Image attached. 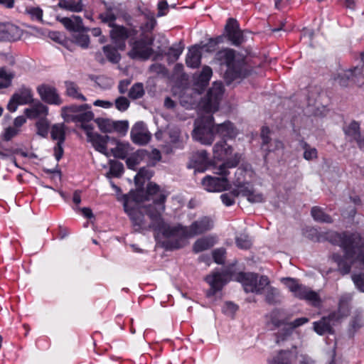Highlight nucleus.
I'll return each instance as SVG.
<instances>
[{"mask_svg":"<svg viewBox=\"0 0 364 364\" xmlns=\"http://www.w3.org/2000/svg\"><path fill=\"white\" fill-rule=\"evenodd\" d=\"M326 239L331 243L341 247L344 255L335 253L333 261L338 266V271L346 275L350 272L352 266L359 263L364 268V240L357 232L330 231L326 233Z\"/></svg>","mask_w":364,"mask_h":364,"instance_id":"obj_1","label":"nucleus"},{"mask_svg":"<svg viewBox=\"0 0 364 364\" xmlns=\"http://www.w3.org/2000/svg\"><path fill=\"white\" fill-rule=\"evenodd\" d=\"M223 94V83L215 82L209 89L207 95L200 103V107L206 113V115L202 116L196 120L193 138L202 144L210 145L214 141V119L210 113L218 110Z\"/></svg>","mask_w":364,"mask_h":364,"instance_id":"obj_2","label":"nucleus"},{"mask_svg":"<svg viewBox=\"0 0 364 364\" xmlns=\"http://www.w3.org/2000/svg\"><path fill=\"white\" fill-rule=\"evenodd\" d=\"M124 208L129 216L134 231L142 232L153 230L161 232L168 238L170 225L164 223L161 215L154 210L152 206L130 208L126 201Z\"/></svg>","mask_w":364,"mask_h":364,"instance_id":"obj_3","label":"nucleus"},{"mask_svg":"<svg viewBox=\"0 0 364 364\" xmlns=\"http://www.w3.org/2000/svg\"><path fill=\"white\" fill-rule=\"evenodd\" d=\"M215 58L220 65L227 68L224 74L227 84L245 77L249 74L245 58L233 49H222L216 53Z\"/></svg>","mask_w":364,"mask_h":364,"instance_id":"obj_4","label":"nucleus"},{"mask_svg":"<svg viewBox=\"0 0 364 364\" xmlns=\"http://www.w3.org/2000/svg\"><path fill=\"white\" fill-rule=\"evenodd\" d=\"M213 228V220L209 217L204 216L194 221L188 227L183 226L181 225L169 226L168 238H178L179 240H177L173 245V248L178 249L183 247V245L181 244L183 240L201 235L210 230Z\"/></svg>","mask_w":364,"mask_h":364,"instance_id":"obj_5","label":"nucleus"},{"mask_svg":"<svg viewBox=\"0 0 364 364\" xmlns=\"http://www.w3.org/2000/svg\"><path fill=\"white\" fill-rule=\"evenodd\" d=\"M232 151V146L228 145L225 140L220 141L214 145V158L218 160H226L225 163L217 168L216 173L221 176H228L229 174L228 169L235 167L238 164L240 156L236 154L231 158Z\"/></svg>","mask_w":364,"mask_h":364,"instance_id":"obj_6","label":"nucleus"},{"mask_svg":"<svg viewBox=\"0 0 364 364\" xmlns=\"http://www.w3.org/2000/svg\"><path fill=\"white\" fill-rule=\"evenodd\" d=\"M282 281L295 297L306 301L309 305L316 308H319L322 305L319 294L311 288L299 284L297 279L284 278Z\"/></svg>","mask_w":364,"mask_h":364,"instance_id":"obj_7","label":"nucleus"},{"mask_svg":"<svg viewBox=\"0 0 364 364\" xmlns=\"http://www.w3.org/2000/svg\"><path fill=\"white\" fill-rule=\"evenodd\" d=\"M153 37L144 33L139 39H132L129 42L131 50L128 53L129 56L132 59L147 60L153 53Z\"/></svg>","mask_w":364,"mask_h":364,"instance_id":"obj_8","label":"nucleus"},{"mask_svg":"<svg viewBox=\"0 0 364 364\" xmlns=\"http://www.w3.org/2000/svg\"><path fill=\"white\" fill-rule=\"evenodd\" d=\"M237 280L242 283L246 292L262 294L265 287L269 285V281L267 277H259L253 273H240Z\"/></svg>","mask_w":364,"mask_h":364,"instance_id":"obj_9","label":"nucleus"},{"mask_svg":"<svg viewBox=\"0 0 364 364\" xmlns=\"http://www.w3.org/2000/svg\"><path fill=\"white\" fill-rule=\"evenodd\" d=\"M168 194L165 191L161 190L160 187L154 183H149L146 186V196L147 200H152L153 204H149L148 206H152L154 210L159 212V214L165 210L164 203L167 198Z\"/></svg>","mask_w":364,"mask_h":364,"instance_id":"obj_10","label":"nucleus"},{"mask_svg":"<svg viewBox=\"0 0 364 364\" xmlns=\"http://www.w3.org/2000/svg\"><path fill=\"white\" fill-rule=\"evenodd\" d=\"M299 356L296 346L289 349H280L274 351L267 359L268 364H295Z\"/></svg>","mask_w":364,"mask_h":364,"instance_id":"obj_11","label":"nucleus"},{"mask_svg":"<svg viewBox=\"0 0 364 364\" xmlns=\"http://www.w3.org/2000/svg\"><path fill=\"white\" fill-rule=\"evenodd\" d=\"M110 31V36L117 48L124 50L126 48V40L136 34L135 29H129L122 26L115 25L112 27Z\"/></svg>","mask_w":364,"mask_h":364,"instance_id":"obj_12","label":"nucleus"},{"mask_svg":"<svg viewBox=\"0 0 364 364\" xmlns=\"http://www.w3.org/2000/svg\"><path fill=\"white\" fill-rule=\"evenodd\" d=\"M92 125L84 126V130L86 133L87 140L94 148L99 152L107 155V144L109 139L108 136H102L98 133L93 132Z\"/></svg>","mask_w":364,"mask_h":364,"instance_id":"obj_13","label":"nucleus"},{"mask_svg":"<svg viewBox=\"0 0 364 364\" xmlns=\"http://www.w3.org/2000/svg\"><path fill=\"white\" fill-rule=\"evenodd\" d=\"M130 134L132 141L139 145L146 144L151 137L146 124L142 122H138L132 127Z\"/></svg>","mask_w":364,"mask_h":364,"instance_id":"obj_14","label":"nucleus"},{"mask_svg":"<svg viewBox=\"0 0 364 364\" xmlns=\"http://www.w3.org/2000/svg\"><path fill=\"white\" fill-rule=\"evenodd\" d=\"M37 92L41 100L46 103L55 105L62 104V100L57 89L52 85L42 84L37 87Z\"/></svg>","mask_w":364,"mask_h":364,"instance_id":"obj_15","label":"nucleus"},{"mask_svg":"<svg viewBox=\"0 0 364 364\" xmlns=\"http://www.w3.org/2000/svg\"><path fill=\"white\" fill-rule=\"evenodd\" d=\"M225 31L228 40L235 46H240L244 41L242 32L240 28L236 19L230 18L228 19Z\"/></svg>","mask_w":364,"mask_h":364,"instance_id":"obj_16","label":"nucleus"},{"mask_svg":"<svg viewBox=\"0 0 364 364\" xmlns=\"http://www.w3.org/2000/svg\"><path fill=\"white\" fill-rule=\"evenodd\" d=\"M225 176H222L221 178H219L207 176L203 179L202 185L206 191L210 192L223 191L229 186L228 181Z\"/></svg>","mask_w":364,"mask_h":364,"instance_id":"obj_17","label":"nucleus"},{"mask_svg":"<svg viewBox=\"0 0 364 364\" xmlns=\"http://www.w3.org/2000/svg\"><path fill=\"white\" fill-rule=\"evenodd\" d=\"M205 281L210 286V289L206 293L208 297L214 296L225 284V276L220 272H213L206 276Z\"/></svg>","mask_w":364,"mask_h":364,"instance_id":"obj_18","label":"nucleus"},{"mask_svg":"<svg viewBox=\"0 0 364 364\" xmlns=\"http://www.w3.org/2000/svg\"><path fill=\"white\" fill-rule=\"evenodd\" d=\"M215 134H218L223 140L232 139L237 134V129L230 121L214 126Z\"/></svg>","mask_w":364,"mask_h":364,"instance_id":"obj_19","label":"nucleus"},{"mask_svg":"<svg viewBox=\"0 0 364 364\" xmlns=\"http://www.w3.org/2000/svg\"><path fill=\"white\" fill-rule=\"evenodd\" d=\"M84 109H90V106L85 104L81 105H72L70 106L63 107L61 109V115L65 121L68 122H75L80 111H83Z\"/></svg>","mask_w":364,"mask_h":364,"instance_id":"obj_20","label":"nucleus"},{"mask_svg":"<svg viewBox=\"0 0 364 364\" xmlns=\"http://www.w3.org/2000/svg\"><path fill=\"white\" fill-rule=\"evenodd\" d=\"M240 195L247 198L250 203H262L264 201L263 195L256 192L250 183H241L240 186Z\"/></svg>","mask_w":364,"mask_h":364,"instance_id":"obj_21","label":"nucleus"},{"mask_svg":"<svg viewBox=\"0 0 364 364\" xmlns=\"http://www.w3.org/2000/svg\"><path fill=\"white\" fill-rule=\"evenodd\" d=\"M57 19L69 31L76 32L84 30L82 20L80 16H73L71 18L58 17Z\"/></svg>","mask_w":364,"mask_h":364,"instance_id":"obj_22","label":"nucleus"},{"mask_svg":"<svg viewBox=\"0 0 364 364\" xmlns=\"http://www.w3.org/2000/svg\"><path fill=\"white\" fill-rule=\"evenodd\" d=\"M201 52L200 46H192L186 55V63L188 67L196 68L200 64Z\"/></svg>","mask_w":364,"mask_h":364,"instance_id":"obj_23","label":"nucleus"},{"mask_svg":"<svg viewBox=\"0 0 364 364\" xmlns=\"http://www.w3.org/2000/svg\"><path fill=\"white\" fill-rule=\"evenodd\" d=\"M48 107L40 102L34 103L31 108H26L24 110L25 115L30 119L46 116L48 114Z\"/></svg>","mask_w":364,"mask_h":364,"instance_id":"obj_24","label":"nucleus"},{"mask_svg":"<svg viewBox=\"0 0 364 364\" xmlns=\"http://www.w3.org/2000/svg\"><path fill=\"white\" fill-rule=\"evenodd\" d=\"M13 100H16L20 105H27L33 102V92L31 88L21 86L14 95Z\"/></svg>","mask_w":364,"mask_h":364,"instance_id":"obj_25","label":"nucleus"},{"mask_svg":"<svg viewBox=\"0 0 364 364\" xmlns=\"http://www.w3.org/2000/svg\"><path fill=\"white\" fill-rule=\"evenodd\" d=\"M354 79H355L354 70L350 68L339 73L335 77V81L342 87H347L355 84Z\"/></svg>","mask_w":364,"mask_h":364,"instance_id":"obj_26","label":"nucleus"},{"mask_svg":"<svg viewBox=\"0 0 364 364\" xmlns=\"http://www.w3.org/2000/svg\"><path fill=\"white\" fill-rule=\"evenodd\" d=\"M16 77V73L10 68L0 67V89H6L12 85V81Z\"/></svg>","mask_w":364,"mask_h":364,"instance_id":"obj_27","label":"nucleus"},{"mask_svg":"<svg viewBox=\"0 0 364 364\" xmlns=\"http://www.w3.org/2000/svg\"><path fill=\"white\" fill-rule=\"evenodd\" d=\"M65 94L77 100L85 102L87 100L86 97L80 92L78 85L72 81H65Z\"/></svg>","mask_w":364,"mask_h":364,"instance_id":"obj_28","label":"nucleus"},{"mask_svg":"<svg viewBox=\"0 0 364 364\" xmlns=\"http://www.w3.org/2000/svg\"><path fill=\"white\" fill-rule=\"evenodd\" d=\"M343 132L349 141H353L359 138L360 134V124L355 121H352L348 124L343 127Z\"/></svg>","mask_w":364,"mask_h":364,"instance_id":"obj_29","label":"nucleus"},{"mask_svg":"<svg viewBox=\"0 0 364 364\" xmlns=\"http://www.w3.org/2000/svg\"><path fill=\"white\" fill-rule=\"evenodd\" d=\"M313 325L314 330L319 335L333 333V332L331 323L326 316L322 317L318 321L314 322Z\"/></svg>","mask_w":364,"mask_h":364,"instance_id":"obj_30","label":"nucleus"},{"mask_svg":"<svg viewBox=\"0 0 364 364\" xmlns=\"http://www.w3.org/2000/svg\"><path fill=\"white\" fill-rule=\"evenodd\" d=\"M22 31L13 24H5L4 41H16L21 36Z\"/></svg>","mask_w":364,"mask_h":364,"instance_id":"obj_31","label":"nucleus"},{"mask_svg":"<svg viewBox=\"0 0 364 364\" xmlns=\"http://www.w3.org/2000/svg\"><path fill=\"white\" fill-rule=\"evenodd\" d=\"M147 154L148 151L144 149L136 151L133 155L128 157L126 161L128 168L133 170L136 169V166L146 159Z\"/></svg>","mask_w":364,"mask_h":364,"instance_id":"obj_32","label":"nucleus"},{"mask_svg":"<svg viewBox=\"0 0 364 364\" xmlns=\"http://www.w3.org/2000/svg\"><path fill=\"white\" fill-rule=\"evenodd\" d=\"M58 6L72 12H80L83 9L82 0L77 1L73 0H60Z\"/></svg>","mask_w":364,"mask_h":364,"instance_id":"obj_33","label":"nucleus"},{"mask_svg":"<svg viewBox=\"0 0 364 364\" xmlns=\"http://www.w3.org/2000/svg\"><path fill=\"white\" fill-rule=\"evenodd\" d=\"M214 239L213 237H204L197 240L193 245V250L198 253L207 250L214 245Z\"/></svg>","mask_w":364,"mask_h":364,"instance_id":"obj_34","label":"nucleus"},{"mask_svg":"<svg viewBox=\"0 0 364 364\" xmlns=\"http://www.w3.org/2000/svg\"><path fill=\"white\" fill-rule=\"evenodd\" d=\"M213 75L212 69L209 66H204L196 79V85L200 87L201 89L205 88Z\"/></svg>","mask_w":364,"mask_h":364,"instance_id":"obj_35","label":"nucleus"},{"mask_svg":"<svg viewBox=\"0 0 364 364\" xmlns=\"http://www.w3.org/2000/svg\"><path fill=\"white\" fill-rule=\"evenodd\" d=\"M99 18L102 23L108 24L109 27H113L116 25L114 21L117 19V15L114 9L110 6H106L105 11L99 15Z\"/></svg>","mask_w":364,"mask_h":364,"instance_id":"obj_36","label":"nucleus"},{"mask_svg":"<svg viewBox=\"0 0 364 364\" xmlns=\"http://www.w3.org/2000/svg\"><path fill=\"white\" fill-rule=\"evenodd\" d=\"M311 215L315 220L320 223H332V218L324 213L323 210L318 206H314L311 208Z\"/></svg>","mask_w":364,"mask_h":364,"instance_id":"obj_37","label":"nucleus"},{"mask_svg":"<svg viewBox=\"0 0 364 364\" xmlns=\"http://www.w3.org/2000/svg\"><path fill=\"white\" fill-rule=\"evenodd\" d=\"M235 186H237L236 189H234L233 191L228 193H223L220 196L222 202L227 206L233 205L235 203V198L240 195V182H237Z\"/></svg>","mask_w":364,"mask_h":364,"instance_id":"obj_38","label":"nucleus"},{"mask_svg":"<svg viewBox=\"0 0 364 364\" xmlns=\"http://www.w3.org/2000/svg\"><path fill=\"white\" fill-rule=\"evenodd\" d=\"M353 296L350 294H342L338 301V310L343 313L344 316H348L350 313V303Z\"/></svg>","mask_w":364,"mask_h":364,"instance_id":"obj_39","label":"nucleus"},{"mask_svg":"<svg viewBox=\"0 0 364 364\" xmlns=\"http://www.w3.org/2000/svg\"><path fill=\"white\" fill-rule=\"evenodd\" d=\"M98 128L102 132L112 133L114 130V121L107 118H97L95 119Z\"/></svg>","mask_w":364,"mask_h":364,"instance_id":"obj_40","label":"nucleus"},{"mask_svg":"<svg viewBox=\"0 0 364 364\" xmlns=\"http://www.w3.org/2000/svg\"><path fill=\"white\" fill-rule=\"evenodd\" d=\"M50 135L53 140H57L58 142H64L65 139L64 124H54L51 128Z\"/></svg>","mask_w":364,"mask_h":364,"instance_id":"obj_41","label":"nucleus"},{"mask_svg":"<svg viewBox=\"0 0 364 364\" xmlns=\"http://www.w3.org/2000/svg\"><path fill=\"white\" fill-rule=\"evenodd\" d=\"M82 31L75 32L72 36L73 41L82 48H87L90 43V38L88 35Z\"/></svg>","mask_w":364,"mask_h":364,"instance_id":"obj_42","label":"nucleus"},{"mask_svg":"<svg viewBox=\"0 0 364 364\" xmlns=\"http://www.w3.org/2000/svg\"><path fill=\"white\" fill-rule=\"evenodd\" d=\"M93 118V112L90 111V109H84L83 111H80L75 122H80L81 127L82 129H84V126L90 125V124L87 123L92 120Z\"/></svg>","mask_w":364,"mask_h":364,"instance_id":"obj_43","label":"nucleus"},{"mask_svg":"<svg viewBox=\"0 0 364 364\" xmlns=\"http://www.w3.org/2000/svg\"><path fill=\"white\" fill-rule=\"evenodd\" d=\"M265 300L269 304H276L280 302V294L279 291L272 287L266 289Z\"/></svg>","mask_w":364,"mask_h":364,"instance_id":"obj_44","label":"nucleus"},{"mask_svg":"<svg viewBox=\"0 0 364 364\" xmlns=\"http://www.w3.org/2000/svg\"><path fill=\"white\" fill-rule=\"evenodd\" d=\"M153 176V172L146 168L143 167L139 169L138 173L134 177L136 184H143L146 180H149Z\"/></svg>","mask_w":364,"mask_h":364,"instance_id":"obj_45","label":"nucleus"},{"mask_svg":"<svg viewBox=\"0 0 364 364\" xmlns=\"http://www.w3.org/2000/svg\"><path fill=\"white\" fill-rule=\"evenodd\" d=\"M111 151L115 158L124 159L129 154V146L123 143H118L117 146Z\"/></svg>","mask_w":364,"mask_h":364,"instance_id":"obj_46","label":"nucleus"},{"mask_svg":"<svg viewBox=\"0 0 364 364\" xmlns=\"http://www.w3.org/2000/svg\"><path fill=\"white\" fill-rule=\"evenodd\" d=\"M361 60L363 65L360 68L358 66L353 68L355 76L354 80L358 86L364 87V53L361 54Z\"/></svg>","mask_w":364,"mask_h":364,"instance_id":"obj_47","label":"nucleus"},{"mask_svg":"<svg viewBox=\"0 0 364 364\" xmlns=\"http://www.w3.org/2000/svg\"><path fill=\"white\" fill-rule=\"evenodd\" d=\"M237 246L242 250L250 249L252 246V240L250 237L246 234H240L235 238Z\"/></svg>","mask_w":364,"mask_h":364,"instance_id":"obj_48","label":"nucleus"},{"mask_svg":"<svg viewBox=\"0 0 364 364\" xmlns=\"http://www.w3.org/2000/svg\"><path fill=\"white\" fill-rule=\"evenodd\" d=\"M144 95V86L143 84L141 82H137L133 85L129 92V97L133 100L139 99L142 97Z\"/></svg>","mask_w":364,"mask_h":364,"instance_id":"obj_49","label":"nucleus"},{"mask_svg":"<svg viewBox=\"0 0 364 364\" xmlns=\"http://www.w3.org/2000/svg\"><path fill=\"white\" fill-rule=\"evenodd\" d=\"M191 161L196 165H203L208 161V154L205 150L198 151L193 153L191 158Z\"/></svg>","mask_w":364,"mask_h":364,"instance_id":"obj_50","label":"nucleus"},{"mask_svg":"<svg viewBox=\"0 0 364 364\" xmlns=\"http://www.w3.org/2000/svg\"><path fill=\"white\" fill-rule=\"evenodd\" d=\"M103 51L107 59L112 63H117L120 59V55L117 50L110 46L103 47Z\"/></svg>","mask_w":364,"mask_h":364,"instance_id":"obj_51","label":"nucleus"},{"mask_svg":"<svg viewBox=\"0 0 364 364\" xmlns=\"http://www.w3.org/2000/svg\"><path fill=\"white\" fill-rule=\"evenodd\" d=\"M26 13L28 14L33 20L42 21L43 10L41 8L28 6L26 9Z\"/></svg>","mask_w":364,"mask_h":364,"instance_id":"obj_52","label":"nucleus"},{"mask_svg":"<svg viewBox=\"0 0 364 364\" xmlns=\"http://www.w3.org/2000/svg\"><path fill=\"white\" fill-rule=\"evenodd\" d=\"M124 171L123 164L117 161H110L109 172L115 177H119L122 175Z\"/></svg>","mask_w":364,"mask_h":364,"instance_id":"obj_53","label":"nucleus"},{"mask_svg":"<svg viewBox=\"0 0 364 364\" xmlns=\"http://www.w3.org/2000/svg\"><path fill=\"white\" fill-rule=\"evenodd\" d=\"M351 279L357 289L360 291L364 292V272L353 274Z\"/></svg>","mask_w":364,"mask_h":364,"instance_id":"obj_54","label":"nucleus"},{"mask_svg":"<svg viewBox=\"0 0 364 364\" xmlns=\"http://www.w3.org/2000/svg\"><path fill=\"white\" fill-rule=\"evenodd\" d=\"M304 149V158L308 161L317 158V150L311 147L308 144L305 143L303 146Z\"/></svg>","mask_w":364,"mask_h":364,"instance_id":"obj_55","label":"nucleus"},{"mask_svg":"<svg viewBox=\"0 0 364 364\" xmlns=\"http://www.w3.org/2000/svg\"><path fill=\"white\" fill-rule=\"evenodd\" d=\"M270 130L267 127H263L261 130V138L262 140V147L266 150V147H267L270 142L272 141L271 138L269 137Z\"/></svg>","mask_w":364,"mask_h":364,"instance_id":"obj_56","label":"nucleus"},{"mask_svg":"<svg viewBox=\"0 0 364 364\" xmlns=\"http://www.w3.org/2000/svg\"><path fill=\"white\" fill-rule=\"evenodd\" d=\"M115 107L120 112L126 111L129 107V101L124 97H119L115 100Z\"/></svg>","mask_w":364,"mask_h":364,"instance_id":"obj_57","label":"nucleus"},{"mask_svg":"<svg viewBox=\"0 0 364 364\" xmlns=\"http://www.w3.org/2000/svg\"><path fill=\"white\" fill-rule=\"evenodd\" d=\"M226 251L223 248L216 249L213 252L214 261L218 264H223L225 262Z\"/></svg>","mask_w":364,"mask_h":364,"instance_id":"obj_58","label":"nucleus"},{"mask_svg":"<svg viewBox=\"0 0 364 364\" xmlns=\"http://www.w3.org/2000/svg\"><path fill=\"white\" fill-rule=\"evenodd\" d=\"M38 134L42 136H46L48 132L49 124L47 121L42 119L36 123Z\"/></svg>","mask_w":364,"mask_h":364,"instance_id":"obj_59","label":"nucleus"},{"mask_svg":"<svg viewBox=\"0 0 364 364\" xmlns=\"http://www.w3.org/2000/svg\"><path fill=\"white\" fill-rule=\"evenodd\" d=\"M331 323V326L339 322L342 318L347 317V316L343 315L342 312L339 310L331 312L328 316H326Z\"/></svg>","mask_w":364,"mask_h":364,"instance_id":"obj_60","label":"nucleus"},{"mask_svg":"<svg viewBox=\"0 0 364 364\" xmlns=\"http://www.w3.org/2000/svg\"><path fill=\"white\" fill-rule=\"evenodd\" d=\"M146 16L147 18V21L144 26H141V28L144 31V32L151 31L154 28L156 21L153 14H146Z\"/></svg>","mask_w":364,"mask_h":364,"instance_id":"obj_61","label":"nucleus"},{"mask_svg":"<svg viewBox=\"0 0 364 364\" xmlns=\"http://www.w3.org/2000/svg\"><path fill=\"white\" fill-rule=\"evenodd\" d=\"M20 132V129L14 127H7L4 133V139L5 141H9L16 135H18Z\"/></svg>","mask_w":364,"mask_h":364,"instance_id":"obj_62","label":"nucleus"},{"mask_svg":"<svg viewBox=\"0 0 364 364\" xmlns=\"http://www.w3.org/2000/svg\"><path fill=\"white\" fill-rule=\"evenodd\" d=\"M291 334V330L288 328L283 329L281 332H279L276 334V343L277 344H280L282 342L287 340Z\"/></svg>","mask_w":364,"mask_h":364,"instance_id":"obj_63","label":"nucleus"},{"mask_svg":"<svg viewBox=\"0 0 364 364\" xmlns=\"http://www.w3.org/2000/svg\"><path fill=\"white\" fill-rule=\"evenodd\" d=\"M237 310V306L232 302H226L223 308V311L229 316H232Z\"/></svg>","mask_w":364,"mask_h":364,"instance_id":"obj_64","label":"nucleus"}]
</instances>
